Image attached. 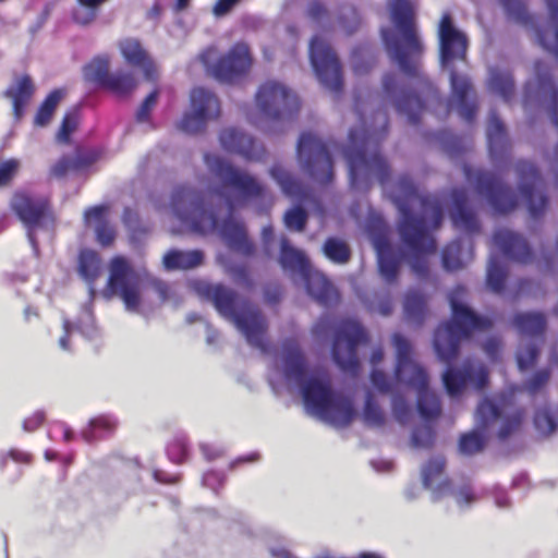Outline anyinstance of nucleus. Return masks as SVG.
<instances>
[{
  "instance_id": "obj_16",
  "label": "nucleus",
  "mask_w": 558,
  "mask_h": 558,
  "mask_svg": "<svg viewBox=\"0 0 558 558\" xmlns=\"http://www.w3.org/2000/svg\"><path fill=\"white\" fill-rule=\"evenodd\" d=\"M255 99L260 113L271 121L294 117L301 106L298 96L292 90L275 81H268L260 85Z\"/></svg>"
},
{
  "instance_id": "obj_12",
  "label": "nucleus",
  "mask_w": 558,
  "mask_h": 558,
  "mask_svg": "<svg viewBox=\"0 0 558 558\" xmlns=\"http://www.w3.org/2000/svg\"><path fill=\"white\" fill-rule=\"evenodd\" d=\"M367 341V333L357 322L342 320L336 329L331 347L332 359L339 368L356 375L361 368L357 347Z\"/></svg>"
},
{
  "instance_id": "obj_2",
  "label": "nucleus",
  "mask_w": 558,
  "mask_h": 558,
  "mask_svg": "<svg viewBox=\"0 0 558 558\" xmlns=\"http://www.w3.org/2000/svg\"><path fill=\"white\" fill-rule=\"evenodd\" d=\"M450 305L451 319L436 328L433 344L438 360L448 365L442 374L444 387L450 397H457L462 393L468 384L482 391L489 383V373L483 363L466 360L459 368L451 364L460 353L462 340L469 339L473 331L489 329L492 322L475 314L453 296L450 298Z\"/></svg>"
},
{
  "instance_id": "obj_22",
  "label": "nucleus",
  "mask_w": 558,
  "mask_h": 558,
  "mask_svg": "<svg viewBox=\"0 0 558 558\" xmlns=\"http://www.w3.org/2000/svg\"><path fill=\"white\" fill-rule=\"evenodd\" d=\"M451 102H454L459 116L469 123L476 117L477 105L470 100L473 86L468 77L459 75L454 70L450 71Z\"/></svg>"
},
{
  "instance_id": "obj_61",
  "label": "nucleus",
  "mask_w": 558,
  "mask_h": 558,
  "mask_svg": "<svg viewBox=\"0 0 558 558\" xmlns=\"http://www.w3.org/2000/svg\"><path fill=\"white\" fill-rule=\"evenodd\" d=\"M77 1L83 8H86L88 10V12H87L86 16H83V17L80 15V12H75L74 20L77 23L87 24L94 19L96 10L100 5H102L105 2H107L108 0H77Z\"/></svg>"
},
{
  "instance_id": "obj_37",
  "label": "nucleus",
  "mask_w": 558,
  "mask_h": 558,
  "mask_svg": "<svg viewBox=\"0 0 558 558\" xmlns=\"http://www.w3.org/2000/svg\"><path fill=\"white\" fill-rule=\"evenodd\" d=\"M117 426L116 418L107 414H100L90 418L88 426L81 432V436L85 441L94 442L102 437L111 436Z\"/></svg>"
},
{
  "instance_id": "obj_35",
  "label": "nucleus",
  "mask_w": 558,
  "mask_h": 558,
  "mask_svg": "<svg viewBox=\"0 0 558 558\" xmlns=\"http://www.w3.org/2000/svg\"><path fill=\"white\" fill-rule=\"evenodd\" d=\"M34 93V83L27 74L19 77L15 84L4 92V96L12 100L13 112L16 119H21Z\"/></svg>"
},
{
  "instance_id": "obj_11",
  "label": "nucleus",
  "mask_w": 558,
  "mask_h": 558,
  "mask_svg": "<svg viewBox=\"0 0 558 558\" xmlns=\"http://www.w3.org/2000/svg\"><path fill=\"white\" fill-rule=\"evenodd\" d=\"M296 155L302 170L314 181L329 184L333 179V163L327 145L315 134L303 132L298 141Z\"/></svg>"
},
{
  "instance_id": "obj_56",
  "label": "nucleus",
  "mask_w": 558,
  "mask_h": 558,
  "mask_svg": "<svg viewBox=\"0 0 558 558\" xmlns=\"http://www.w3.org/2000/svg\"><path fill=\"white\" fill-rule=\"evenodd\" d=\"M159 97V90L155 88L151 90L145 99L142 101L141 106L138 107L135 119L138 123L148 122L150 120V114L154 108L157 105Z\"/></svg>"
},
{
  "instance_id": "obj_58",
  "label": "nucleus",
  "mask_w": 558,
  "mask_h": 558,
  "mask_svg": "<svg viewBox=\"0 0 558 558\" xmlns=\"http://www.w3.org/2000/svg\"><path fill=\"white\" fill-rule=\"evenodd\" d=\"M392 414L396 421L399 422L400 424L408 423L411 416L410 404L402 396L398 393H395L392 396Z\"/></svg>"
},
{
  "instance_id": "obj_24",
  "label": "nucleus",
  "mask_w": 558,
  "mask_h": 558,
  "mask_svg": "<svg viewBox=\"0 0 558 558\" xmlns=\"http://www.w3.org/2000/svg\"><path fill=\"white\" fill-rule=\"evenodd\" d=\"M487 145L490 158L499 162L510 156L511 144L505 124L496 112H492L487 125Z\"/></svg>"
},
{
  "instance_id": "obj_33",
  "label": "nucleus",
  "mask_w": 558,
  "mask_h": 558,
  "mask_svg": "<svg viewBox=\"0 0 558 558\" xmlns=\"http://www.w3.org/2000/svg\"><path fill=\"white\" fill-rule=\"evenodd\" d=\"M204 254L199 250L180 251L170 250L162 257V266L167 271L189 270L201 266Z\"/></svg>"
},
{
  "instance_id": "obj_23",
  "label": "nucleus",
  "mask_w": 558,
  "mask_h": 558,
  "mask_svg": "<svg viewBox=\"0 0 558 558\" xmlns=\"http://www.w3.org/2000/svg\"><path fill=\"white\" fill-rule=\"evenodd\" d=\"M450 198L452 202L450 216L453 225L469 233L480 232L481 225L475 213L468 206V193L465 189H452Z\"/></svg>"
},
{
  "instance_id": "obj_50",
  "label": "nucleus",
  "mask_w": 558,
  "mask_h": 558,
  "mask_svg": "<svg viewBox=\"0 0 558 558\" xmlns=\"http://www.w3.org/2000/svg\"><path fill=\"white\" fill-rule=\"evenodd\" d=\"M461 248L460 241H452L444 247L441 252V260L445 269L454 271L464 267V264L460 258Z\"/></svg>"
},
{
  "instance_id": "obj_49",
  "label": "nucleus",
  "mask_w": 558,
  "mask_h": 558,
  "mask_svg": "<svg viewBox=\"0 0 558 558\" xmlns=\"http://www.w3.org/2000/svg\"><path fill=\"white\" fill-rule=\"evenodd\" d=\"M446 460L444 457H435L429 459L422 469V482L424 487L430 488L436 480H438L445 470Z\"/></svg>"
},
{
  "instance_id": "obj_39",
  "label": "nucleus",
  "mask_w": 558,
  "mask_h": 558,
  "mask_svg": "<svg viewBox=\"0 0 558 558\" xmlns=\"http://www.w3.org/2000/svg\"><path fill=\"white\" fill-rule=\"evenodd\" d=\"M110 75L109 59L106 56L95 57L83 68L84 81L104 89L110 78Z\"/></svg>"
},
{
  "instance_id": "obj_41",
  "label": "nucleus",
  "mask_w": 558,
  "mask_h": 558,
  "mask_svg": "<svg viewBox=\"0 0 558 558\" xmlns=\"http://www.w3.org/2000/svg\"><path fill=\"white\" fill-rule=\"evenodd\" d=\"M322 250L325 257L337 265L349 263L352 256L351 247L347 241L337 236L327 238Z\"/></svg>"
},
{
  "instance_id": "obj_40",
  "label": "nucleus",
  "mask_w": 558,
  "mask_h": 558,
  "mask_svg": "<svg viewBox=\"0 0 558 558\" xmlns=\"http://www.w3.org/2000/svg\"><path fill=\"white\" fill-rule=\"evenodd\" d=\"M440 60L444 66L451 65L456 60L465 58L468 37H439Z\"/></svg>"
},
{
  "instance_id": "obj_5",
  "label": "nucleus",
  "mask_w": 558,
  "mask_h": 558,
  "mask_svg": "<svg viewBox=\"0 0 558 558\" xmlns=\"http://www.w3.org/2000/svg\"><path fill=\"white\" fill-rule=\"evenodd\" d=\"M374 119L379 128L365 124L361 130L352 129L349 145L343 149L350 184L357 191H368L374 178L386 189L391 179L390 165L379 150V143L388 133L389 119L386 112H377Z\"/></svg>"
},
{
  "instance_id": "obj_8",
  "label": "nucleus",
  "mask_w": 558,
  "mask_h": 558,
  "mask_svg": "<svg viewBox=\"0 0 558 558\" xmlns=\"http://www.w3.org/2000/svg\"><path fill=\"white\" fill-rule=\"evenodd\" d=\"M396 349L395 379L416 391V407L420 415L426 420L437 418L441 413L438 396L429 389L426 369L413 359V347L401 333L392 335Z\"/></svg>"
},
{
  "instance_id": "obj_36",
  "label": "nucleus",
  "mask_w": 558,
  "mask_h": 558,
  "mask_svg": "<svg viewBox=\"0 0 558 558\" xmlns=\"http://www.w3.org/2000/svg\"><path fill=\"white\" fill-rule=\"evenodd\" d=\"M279 264L284 270L296 272L300 276L306 274L311 267L304 252L292 246L284 236L280 240Z\"/></svg>"
},
{
  "instance_id": "obj_29",
  "label": "nucleus",
  "mask_w": 558,
  "mask_h": 558,
  "mask_svg": "<svg viewBox=\"0 0 558 558\" xmlns=\"http://www.w3.org/2000/svg\"><path fill=\"white\" fill-rule=\"evenodd\" d=\"M304 279L307 293L322 305H329L337 295L333 284L323 274L308 268L301 276Z\"/></svg>"
},
{
  "instance_id": "obj_38",
  "label": "nucleus",
  "mask_w": 558,
  "mask_h": 558,
  "mask_svg": "<svg viewBox=\"0 0 558 558\" xmlns=\"http://www.w3.org/2000/svg\"><path fill=\"white\" fill-rule=\"evenodd\" d=\"M404 316L408 322L422 325L427 316V299L420 291H409L403 301Z\"/></svg>"
},
{
  "instance_id": "obj_14",
  "label": "nucleus",
  "mask_w": 558,
  "mask_h": 558,
  "mask_svg": "<svg viewBox=\"0 0 558 558\" xmlns=\"http://www.w3.org/2000/svg\"><path fill=\"white\" fill-rule=\"evenodd\" d=\"M465 179L474 184L476 192L486 197L493 209L498 214H508L518 206L513 190L490 171L473 170L469 165L463 166Z\"/></svg>"
},
{
  "instance_id": "obj_30",
  "label": "nucleus",
  "mask_w": 558,
  "mask_h": 558,
  "mask_svg": "<svg viewBox=\"0 0 558 558\" xmlns=\"http://www.w3.org/2000/svg\"><path fill=\"white\" fill-rule=\"evenodd\" d=\"M373 242L377 252L378 269L381 277L388 283L396 282L399 275V260L393 256L388 239L384 234H378Z\"/></svg>"
},
{
  "instance_id": "obj_27",
  "label": "nucleus",
  "mask_w": 558,
  "mask_h": 558,
  "mask_svg": "<svg viewBox=\"0 0 558 558\" xmlns=\"http://www.w3.org/2000/svg\"><path fill=\"white\" fill-rule=\"evenodd\" d=\"M108 209L106 205H97L87 208L84 213V220L87 226L93 222L96 223V240L104 247L111 246L117 236L114 227L106 219Z\"/></svg>"
},
{
  "instance_id": "obj_55",
  "label": "nucleus",
  "mask_w": 558,
  "mask_h": 558,
  "mask_svg": "<svg viewBox=\"0 0 558 558\" xmlns=\"http://www.w3.org/2000/svg\"><path fill=\"white\" fill-rule=\"evenodd\" d=\"M550 373L548 369L543 368L536 371L523 384V390L534 396L539 392L549 380Z\"/></svg>"
},
{
  "instance_id": "obj_17",
  "label": "nucleus",
  "mask_w": 558,
  "mask_h": 558,
  "mask_svg": "<svg viewBox=\"0 0 558 558\" xmlns=\"http://www.w3.org/2000/svg\"><path fill=\"white\" fill-rule=\"evenodd\" d=\"M191 111L183 114L178 129L186 134H197L205 130L209 120L220 114V102L217 96L203 87L192 89L190 95Z\"/></svg>"
},
{
  "instance_id": "obj_57",
  "label": "nucleus",
  "mask_w": 558,
  "mask_h": 558,
  "mask_svg": "<svg viewBox=\"0 0 558 558\" xmlns=\"http://www.w3.org/2000/svg\"><path fill=\"white\" fill-rule=\"evenodd\" d=\"M169 458L178 464L183 463L187 457V446L184 437H175L167 446Z\"/></svg>"
},
{
  "instance_id": "obj_1",
  "label": "nucleus",
  "mask_w": 558,
  "mask_h": 558,
  "mask_svg": "<svg viewBox=\"0 0 558 558\" xmlns=\"http://www.w3.org/2000/svg\"><path fill=\"white\" fill-rule=\"evenodd\" d=\"M204 161L218 180L216 193L225 198L230 214L235 207L264 201L269 196L265 184L230 161L210 153L204 154ZM209 198L211 195L207 193L195 191L187 185H179L172 192L170 206L178 219L192 231L206 234L219 230L229 248L244 256H252L255 246L248 240L244 225L234 220L231 215L219 223L218 213Z\"/></svg>"
},
{
  "instance_id": "obj_46",
  "label": "nucleus",
  "mask_w": 558,
  "mask_h": 558,
  "mask_svg": "<svg viewBox=\"0 0 558 558\" xmlns=\"http://www.w3.org/2000/svg\"><path fill=\"white\" fill-rule=\"evenodd\" d=\"M508 17L523 25L534 26V17L531 16L522 0H500Z\"/></svg>"
},
{
  "instance_id": "obj_43",
  "label": "nucleus",
  "mask_w": 558,
  "mask_h": 558,
  "mask_svg": "<svg viewBox=\"0 0 558 558\" xmlns=\"http://www.w3.org/2000/svg\"><path fill=\"white\" fill-rule=\"evenodd\" d=\"M62 97L61 89H53L47 95L34 117L35 126L44 128L49 124Z\"/></svg>"
},
{
  "instance_id": "obj_21",
  "label": "nucleus",
  "mask_w": 558,
  "mask_h": 558,
  "mask_svg": "<svg viewBox=\"0 0 558 558\" xmlns=\"http://www.w3.org/2000/svg\"><path fill=\"white\" fill-rule=\"evenodd\" d=\"M11 207L20 220L28 228L39 226L49 213L48 199L33 197L26 193H15Z\"/></svg>"
},
{
  "instance_id": "obj_28",
  "label": "nucleus",
  "mask_w": 558,
  "mask_h": 558,
  "mask_svg": "<svg viewBox=\"0 0 558 558\" xmlns=\"http://www.w3.org/2000/svg\"><path fill=\"white\" fill-rule=\"evenodd\" d=\"M121 52L129 64L138 66L143 70L147 81L154 82L157 80V68L138 41L133 39L122 41Z\"/></svg>"
},
{
  "instance_id": "obj_7",
  "label": "nucleus",
  "mask_w": 558,
  "mask_h": 558,
  "mask_svg": "<svg viewBox=\"0 0 558 558\" xmlns=\"http://www.w3.org/2000/svg\"><path fill=\"white\" fill-rule=\"evenodd\" d=\"M201 292L222 316L235 324L250 345L263 353L268 352V323L256 305L247 300L241 301L235 291L223 284H205Z\"/></svg>"
},
{
  "instance_id": "obj_64",
  "label": "nucleus",
  "mask_w": 558,
  "mask_h": 558,
  "mask_svg": "<svg viewBox=\"0 0 558 558\" xmlns=\"http://www.w3.org/2000/svg\"><path fill=\"white\" fill-rule=\"evenodd\" d=\"M371 381L373 386L381 393L391 391V384L388 376L380 369L374 368L371 373Z\"/></svg>"
},
{
  "instance_id": "obj_32",
  "label": "nucleus",
  "mask_w": 558,
  "mask_h": 558,
  "mask_svg": "<svg viewBox=\"0 0 558 558\" xmlns=\"http://www.w3.org/2000/svg\"><path fill=\"white\" fill-rule=\"evenodd\" d=\"M389 11L399 35H415L414 8L409 0H390Z\"/></svg>"
},
{
  "instance_id": "obj_51",
  "label": "nucleus",
  "mask_w": 558,
  "mask_h": 558,
  "mask_svg": "<svg viewBox=\"0 0 558 558\" xmlns=\"http://www.w3.org/2000/svg\"><path fill=\"white\" fill-rule=\"evenodd\" d=\"M363 417L367 425L374 427H381L386 422L385 413L375 402L372 392H367L366 395Z\"/></svg>"
},
{
  "instance_id": "obj_18",
  "label": "nucleus",
  "mask_w": 558,
  "mask_h": 558,
  "mask_svg": "<svg viewBox=\"0 0 558 558\" xmlns=\"http://www.w3.org/2000/svg\"><path fill=\"white\" fill-rule=\"evenodd\" d=\"M515 170L519 177L520 194L526 204L530 216L537 219L545 213L548 206L544 181L538 169L530 161H518Z\"/></svg>"
},
{
  "instance_id": "obj_53",
  "label": "nucleus",
  "mask_w": 558,
  "mask_h": 558,
  "mask_svg": "<svg viewBox=\"0 0 558 558\" xmlns=\"http://www.w3.org/2000/svg\"><path fill=\"white\" fill-rule=\"evenodd\" d=\"M539 356V348L534 343L520 347L517 351V364L521 372L532 368Z\"/></svg>"
},
{
  "instance_id": "obj_19",
  "label": "nucleus",
  "mask_w": 558,
  "mask_h": 558,
  "mask_svg": "<svg viewBox=\"0 0 558 558\" xmlns=\"http://www.w3.org/2000/svg\"><path fill=\"white\" fill-rule=\"evenodd\" d=\"M219 141L226 151L240 155L246 160L258 161L265 154L259 143L236 128L223 129L219 134Z\"/></svg>"
},
{
  "instance_id": "obj_15",
  "label": "nucleus",
  "mask_w": 558,
  "mask_h": 558,
  "mask_svg": "<svg viewBox=\"0 0 558 558\" xmlns=\"http://www.w3.org/2000/svg\"><path fill=\"white\" fill-rule=\"evenodd\" d=\"M308 47L311 63L318 81L329 92L340 95L343 90L342 65L326 37H312Z\"/></svg>"
},
{
  "instance_id": "obj_48",
  "label": "nucleus",
  "mask_w": 558,
  "mask_h": 558,
  "mask_svg": "<svg viewBox=\"0 0 558 558\" xmlns=\"http://www.w3.org/2000/svg\"><path fill=\"white\" fill-rule=\"evenodd\" d=\"M308 215L300 205L289 208L283 215V223L290 231L303 232L306 228Z\"/></svg>"
},
{
  "instance_id": "obj_59",
  "label": "nucleus",
  "mask_w": 558,
  "mask_h": 558,
  "mask_svg": "<svg viewBox=\"0 0 558 558\" xmlns=\"http://www.w3.org/2000/svg\"><path fill=\"white\" fill-rule=\"evenodd\" d=\"M535 427L543 434H550L557 428L555 417L546 410H539L534 415Z\"/></svg>"
},
{
  "instance_id": "obj_42",
  "label": "nucleus",
  "mask_w": 558,
  "mask_h": 558,
  "mask_svg": "<svg viewBox=\"0 0 558 558\" xmlns=\"http://www.w3.org/2000/svg\"><path fill=\"white\" fill-rule=\"evenodd\" d=\"M489 87L505 101L511 100L514 95V81L512 74L508 71L493 69L489 76Z\"/></svg>"
},
{
  "instance_id": "obj_31",
  "label": "nucleus",
  "mask_w": 558,
  "mask_h": 558,
  "mask_svg": "<svg viewBox=\"0 0 558 558\" xmlns=\"http://www.w3.org/2000/svg\"><path fill=\"white\" fill-rule=\"evenodd\" d=\"M269 174L278 183L286 196L300 202L306 201L310 197L308 189L281 165H274L269 170Z\"/></svg>"
},
{
  "instance_id": "obj_4",
  "label": "nucleus",
  "mask_w": 558,
  "mask_h": 558,
  "mask_svg": "<svg viewBox=\"0 0 558 558\" xmlns=\"http://www.w3.org/2000/svg\"><path fill=\"white\" fill-rule=\"evenodd\" d=\"M282 350L284 377L302 384V398L308 411L336 427L349 426L356 414L352 400L342 392L332 390L328 380L317 377L304 380L307 364L296 340H284Z\"/></svg>"
},
{
  "instance_id": "obj_34",
  "label": "nucleus",
  "mask_w": 558,
  "mask_h": 558,
  "mask_svg": "<svg viewBox=\"0 0 558 558\" xmlns=\"http://www.w3.org/2000/svg\"><path fill=\"white\" fill-rule=\"evenodd\" d=\"M77 272L93 290L102 272L100 255L92 248H82L77 256Z\"/></svg>"
},
{
  "instance_id": "obj_26",
  "label": "nucleus",
  "mask_w": 558,
  "mask_h": 558,
  "mask_svg": "<svg viewBox=\"0 0 558 558\" xmlns=\"http://www.w3.org/2000/svg\"><path fill=\"white\" fill-rule=\"evenodd\" d=\"M514 329L522 336L543 339L547 330V317L543 312H518L511 319Z\"/></svg>"
},
{
  "instance_id": "obj_25",
  "label": "nucleus",
  "mask_w": 558,
  "mask_h": 558,
  "mask_svg": "<svg viewBox=\"0 0 558 558\" xmlns=\"http://www.w3.org/2000/svg\"><path fill=\"white\" fill-rule=\"evenodd\" d=\"M99 158L96 150L77 148L74 155H63L50 167L49 174L56 179H62L70 172L87 169Z\"/></svg>"
},
{
  "instance_id": "obj_20",
  "label": "nucleus",
  "mask_w": 558,
  "mask_h": 558,
  "mask_svg": "<svg viewBox=\"0 0 558 558\" xmlns=\"http://www.w3.org/2000/svg\"><path fill=\"white\" fill-rule=\"evenodd\" d=\"M494 244L511 260L527 265L534 259V253L527 241L518 232L506 228L498 229L493 235Z\"/></svg>"
},
{
  "instance_id": "obj_9",
  "label": "nucleus",
  "mask_w": 558,
  "mask_h": 558,
  "mask_svg": "<svg viewBox=\"0 0 558 558\" xmlns=\"http://www.w3.org/2000/svg\"><path fill=\"white\" fill-rule=\"evenodd\" d=\"M107 290L120 298L128 311H138L142 303L141 283L147 278L144 267L136 269L124 255H114L108 264Z\"/></svg>"
},
{
  "instance_id": "obj_13",
  "label": "nucleus",
  "mask_w": 558,
  "mask_h": 558,
  "mask_svg": "<svg viewBox=\"0 0 558 558\" xmlns=\"http://www.w3.org/2000/svg\"><path fill=\"white\" fill-rule=\"evenodd\" d=\"M199 58L215 78L226 83H231L244 75L252 64L248 47L243 44H236L227 53L219 57L215 48H207Z\"/></svg>"
},
{
  "instance_id": "obj_54",
  "label": "nucleus",
  "mask_w": 558,
  "mask_h": 558,
  "mask_svg": "<svg viewBox=\"0 0 558 558\" xmlns=\"http://www.w3.org/2000/svg\"><path fill=\"white\" fill-rule=\"evenodd\" d=\"M435 430L430 426L415 427L412 432L411 444L414 448L429 449L435 442Z\"/></svg>"
},
{
  "instance_id": "obj_47",
  "label": "nucleus",
  "mask_w": 558,
  "mask_h": 558,
  "mask_svg": "<svg viewBox=\"0 0 558 558\" xmlns=\"http://www.w3.org/2000/svg\"><path fill=\"white\" fill-rule=\"evenodd\" d=\"M486 438L478 430H472L461 435L459 439V451L465 456H473L484 450Z\"/></svg>"
},
{
  "instance_id": "obj_44",
  "label": "nucleus",
  "mask_w": 558,
  "mask_h": 558,
  "mask_svg": "<svg viewBox=\"0 0 558 558\" xmlns=\"http://www.w3.org/2000/svg\"><path fill=\"white\" fill-rule=\"evenodd\" d=\"M137 82L131 73L117 72L110 75L105 89L117 96H128L136 88Z\"/></svg>"
},
{
  "instance_id": "obj_45",
  "label": "nucleus",
  "mask_w": 558,
  "mask_h": 558,
  "mask_svg": "<svg viewBox=\"0 0 558 558\" xmlns=\"http://www.w3.org/2000/svg\"><path fill=\"white\" fill-rule=\"evenodd\" d=\"M507 275V269L500 265L497 258H490L487 267L486 283L493 292H504Z\"/></svg>"
},
{
  "instance_id": "obj_6",
  "label": "nucleus",
  "mask_w": 558,
  "mask_h": 558,
  "mask_svg": "<svg viewBox=\"0 0 558 558\" xmlns=\"http://www.w3.org/2000/svg\"><path fill=\"white\" fill-rule=\"evenodd\" d=\"M390 59L409 77L417 80L421 92L401 90L396 97L395 106L399 113L404 114L411 125H418L427 105H442L444 99L438 89L426 77L421 69L423 46L421 37H383Z\"/></svg>"
},
{
  "instance_id": "obj_63",
  "label": "nucleus",
  "mask_w": 558,
  "mask_h": 558,
  "mask_svg": "<svg viewBox=\"0 0 558 558\" xmlns=\"http://www.w3.org/2000/svg\"><path fill=\"white\" fill-rule=\"evenodd\" d=\"M144 280H147L150 288L157 293L160 301L165 302L169 299L170 295V286L156 277L150 276L147 272V278H144Z\"/></svg>"
},
{
  "instance_id": "obj_52",
  "label": "nucleus",
  "mask_w": 558,
  "mask_h": 558,
  "mask_svg": "<svg viewBox=\"0 0 558 558\" xmlns=\"http://www.w3.org/2000/svg\"><path fill=\"white\" fill-rule=\"evenodd\" d=\"M435 138L440 143L442 149L451 157H457L464 150L463 140L450 131H439L435 134Z\"/></svg>"
},
{
  "instance_id": "obj_3",
  "label": "nucleus",
  "mask_w": 558,
  "mask_h": 558,
  "mask_svg": "<svg viewBox=\"0 0 558 558\" xmlns=\"http://www.w3.org/2000/svg\"><path fill=\"white\" fill-rule=\"evenodd\" d=\"M389 198L400 214L398 223L400 239L413 254L411 268L417 277L427 278L429 269L425 255L435 253L437 245L427 228L425 217L415 216L412 213V207L415 203H418L424 214L430 213L435 228H438L441 223L442 207L436 198L422 196L408 174L399 177L393 189L389 191Z\"/></svg>"
},
{
  "instance_id": "obj_60",
  "label": "nucleus",
  "mask_w": 558,
  "mask_h": 558,
  "mask_svg": "<svg viewBox=\"0 0 558 558\" xmlns=\"http://www.w3.org/2000/svg\"><path fill=\"white\" fill-rule=\"evenodd\" d=\"M76 114L74 112L65 113L57 135L58 140L62 143H69L72 133L76 130Z\"/></svg>"
},
{
  "instance_id": "obj_10",
  "label": "nucleus",
  "mask_w": 558,
  "mask_h": 558,
  "mask_svg": "<svg viewBox=\"0 0 558 558\" xmlns=\"http://www.w3.org/2000/svg\"><path fill=\"white\" fill-rule=\"evenodd\" d=\"M525 411L514 405L512 398L492 400L484 398L477 404L475 422L480 429L486 430L495 423L500 422L498 438L506 440L517 433L523 423Z\"/></svg>"
},
{
  "instance_id": "obj_62",
  "label": "nucleus",
  "mask_w": 558,
  "mask_h": 558,
  "mask_svg": "<svg viewBox=\"0 0 558 558\" xmlns=\"http://www.w3.org/2000/svg\"><path fill=\"white\" fill-rule=\"evenodd\" d=\"M19 169V161L8 159L0 162V187L8 185L15 177Z\"/></svg>"
}]
</instances>
